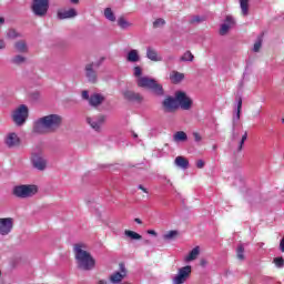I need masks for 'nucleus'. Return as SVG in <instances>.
Returning <instances> with one entry per match:
<instances>
[{"mask_svg": "<svg viewBox=\"0 0 284 284\" xmlns=\"http://www.w3.org/2000/svg\"><path fill=\"white\" fill-rule=\"evenodd\" d=\"M63 125V116L49 114L38 119L33 124L36 134H54Z\"/></svg>", "mask_w": 284, "mask_h": 284, "instance_id": "f257e3e1", "label": "nucleus"}, {"mask_svg": "<svg viewBox=\"0 0 284 284\" xmlns=\"http://www.w3.org/2000/svg\"><path fill=\"white\" fill-rule=\"evenodd\" d=\"M82 247L83 246L81 244L74 245V254L78 267L84 272H90V270H94L95 261L94 257H92V255Z\"/></svg>", "mask_w": 284, "mask_h": 284, "instance_id": "f03ea898", "label": "nucleus"}, {"mask_svg": "<svg viewBox=\"0 0 284 284\" xmlns=\"http://www.w3.org/2000/svg\"><path fill=\"white\" fill-rule=\"evenodd\" d=\"M136 85L138 88H146V90H152L156 97H163L165 94V91H163V85L150 77H142L136 79Z\"/></svg>", "mask_w": 284, "mask_h": 284, "instance_id": "7ed1b4c3", "label": "nucleus"}, {"mask_svg": "<svg viewBox=\"0 0 284 284\" xmlns=\"http://www.w3.org/2000/svg\"><path fill=\"white\" fill-rule=\"evenodd\" d=\"M37 192H39L37 185L21 184L13 187L12 194L18 199H30L31 196H34Z\"/></svg>", "mask_w": 284, "mask_h": 284, "instance_id": "20e7f679", "label": "nucleus"}, {"mask_svg": "<svg viewBox=\"0 0 284 284\" xmlns=\"http://www.w3.org/2000/svg\"><path fill=\"white\" fill-rule=\"evenodd\" d=\"M31 10L36 17H45L50 10V0H33Z\"/></svg>", "mask_w": 284, "mask_h": 284, "instance_id": "39448f33", "label": "nucleus"}, {"mask_svg": "<svg viewBox=\"0 0 284 284\" xmlns=\"http://www.w3.org/2000/svg\"><path fill=\"white\" fill-rule=\"evenodd\" d=\"M103 61H105V59L101 58L98 62L89 63L85 65L84 68L85 77L89 83H97V79H98L97 70L101 68Z\"/></svg>", "mask_w": 284, "mask_h": 284, "instance_id": "423d86ee", "label": "nucleus"}, {"mask_svg": "<svg viewBox=\"0 0 284 284\" xmlns=\"http://www.w3.org/2000/svg\"><path fill=\"white\" fill-rule=\"evenodd\" d=\"M243 109V98H237V106H236V113L233 115L232 120V141H236L239 139V133L236 132V126L239 125V122L241 121V110Z\"/></svg>", "mask_w": 284, "mask_h": 284, "instance_id": "0eeeda50", "label": "nucleus"}, {"mask_svg": "<svg viewBox=\"0 0 284 284\" xmlns=\"http://www.w3.org/2000/svg\"><path fill=\"white\" fill-rule=\"evenodd\" d=\"M13 122L16 125H23L28 120V106L26 104H21L13 111L12 114Z\"/></svg>", "mask_w": 284, "mask_h": 284, "instance_id": "6e6552de", "label": "nucleus"}, {"mask_svg": "<svg viewBox=\"0 0 284 284\" xmlns=\"http://www.w3.org/2000/svg\"><path fill=\"white\" fill-rule=\"evenodd\" d=\"M31 163L36 170H40V172H43L45 168H48V160L45 159V155H43L42 152H34L31 155Z\"/></svg>", "mask_w": 284, "mask_h": 284, "instance_id": "1a4fd4ad", "label": "nucleus"}, {"mask_svg": "<svg viewBox=\"0 0 284 284\" xmlns=\"http://www.w3.org/2000/svg\"><path fill=\"white\" fill-rule=\"evenodd\" d=\"M175 99L179 108L182 110H192V99L183 91L175 92Z\"/></svg>", "mask_w": 284, "mask_h": 284, "instance_id": "9d476101", "label": "nucleus"}, {"mask_svg": "<svg viewBox=\"0 0 284 284\" xmlns=\"http://www.w3.org/2000/svg\"><path fill=\"white\" fill-rule=\"evenodd\" d=\"M190 274H192V266L186 265L179 268L178 274L173 278V284H183L190 278Z\"/></svg>", "mask_w": 284, "mask_h": 284, "instance_id": "9b49d317", "label": "nucleus"}, {"mask_svg": "<svg viewBox=\"0 0 284 284\" xmlns=\"http://www.w3.org/2000/svg\"><path fill=\"white\" fill-rule=\"evenodd\" d=\"M87 123L95 132H101V128H103V123H105V115L100 114L93 118H87Z\"/></svg>", "mask_w": 284, "mask_h": 284, "instance_id": "f8f14e48", "label": "nucleus"}, {"mask_svg": "<svg viewBox=\"0 0 284 284\" xmlns=\"http://www.w3.org/2000/svg\"><path fill=\"white\" fill-rule=\"evenodd\" d=\"M14 222L11 217L0 219V235L8 236L12 232Z\"/></svg>", "mask_w": 284, "mask_h": 284, "instance_id": "ddd939ff", "label": "nucleus"}, {"mask_svg": "<svg viewBox=\"0 0 284 284\" xmlns=\"http://www.w3.org/2000/svg\"><path fill=\"white\" fill-rule=\"evenodd\" d=\"M162 108L164 112H174L179 110V103L176 102V97H166L162 102Z\"/></svg>", "mask_w": 284, "mask_h": 284, "instance_id": "4468645a", "label": "nucleus"}, {"mask_svg": "<svg viewBox=\"0 0 284 284\" xmlns=\"http://www.w3.org/2000/svg\"><path fill=\"white\" fill-rule=\"evenodd\" d=\"M4 144L7 148H19L21 145V138L14 132H10L4 138Z\"/></svg>", "mask_w": 284, "mask_h": 284, "instance_id": "2eb2a0df", "label": "nucleus"}, {"mask_svg": "<svg viewBox=\"0 0 284 284\" xmlns=\"http://www.w3.org/2000/svg\"><path fill=\"white\" fill-rule=\"evenodd\" d=\"M124 276H128V270H125V264H120V272H115L110 276L111 283H121L124 278Z\"/></svg>", "mask_w": 284, "mask_h": 284, "instance_id": "dca6fc26", "label": "nucleus"}, {"mask_svg": "<svg viewBox=\"0 0 284 284\" xmlns=\"http://www.w3.org/2000/svg\"><path fill=\"white\" fill-rule=\"evenodd\" d=\"M122 94L126 101H135L136 103H141V101H143V95L134 91L126 90V91H123Z\"/></svg>", "mask_w": 284, "mask_h": 284, "instance_id": "f3484780", "label": "nucleus"}, {"mask_svg": "<svg viewBox=\"0 0 284 284\" xmlns=\"http://www.w3.org/2000/svg\"><path fill=\"white\" fill-rule=\"evenodd\" d=\"M234 26V18L232 16H227L225 19V23L221 26L220 34L221 37H225L227 32H230V28Z\"/></svg>", "mask_w": 284, "mask_h": 284, "instance_id": "a211bd4d", "label": "nucleus"}, {"mask_svg": "<svg viewBox=\"0 0 284 284\" xmlns=\"http://www.w3.org/2000/svg\"><path fill=\"white\" fill-rule=\"evenodd\" d=\"M103 101H105V97H103V94L93 93L90 95L89 105H91L92 108H99V105H101Z\"/></svg>", "mask_w": 284, "mask_h": 284, "instance_id": "6ab92c4d", "label": "nucleus"}, {"mask_svg": "<svg viewBox=\"0 0 284 284\" xmlns=\"http://www.w3.org/2000/svg\"><path fill=\"white\" fill-rule=\"evenodd\" d=\"M126 61L129 63H139L141 61V55L139 54V50L132 49L126 54Z\"/></svg>", "mask_w": 284, "mask_h": 284, "instance_id": "aec40b11", "label": "nucleus"}, {"mask_svg": "<svg viewBox=\"0 0 284 284\" xmlns=\"http://www.w3.org/2000/svg\"><path fill=\"white\" fill-rule=\"evenodd\" d=\"M146 58L154 62L163 61V58H161L159 52H156V50L152 47L146 48Z\"/></svg>", "mask_w": 284, "mask_h": 284, "instance_id": "412c9836", "label": "nucleus"}, {"mask_svg": "<svg viewBox=\"0 0 284 284\" xmlns=\"http://www.w3.org/2000/svg\"><path fill=\"white\" fill-rule=\"evenodd\" d=\"M79 14L74 9H69L64 11H59L58 12V19L63 20V19H74Z\"/></svg>", "mask_w": 284, "mask_h": 284, "instance_id": "4be33fe9", "label": "nucleus"}, {"mask_svg": "<svg viewBox=\"0 0 284 284\" xmlns=\"http://www.w3.org/2000/svg\"><path fill=\"white\" fill-rule=\"evenodd\" d=\"M13 48L16 52H20V54L28 53V42H26V40H19L14 42Z\"/></svg>", "mask_w": 284, "mask_h": 284, "instance_id": "5701e85b", "label": "nucleus"}, {"mask_svg": "<svg viewBox=\"0 0 284 284\" xmlns=\"http://www.w3.org/2000/svg\"><path fill=\"white\" fill-rule=\"evenodd\" d=\"M175 165L182 170H187L190 168V161L180 155L175 158Z\"/></svg>", "mask_w": 284, "mask_h": 284, "instance_id": "b1692460", "label": "nucleus"}, {"mask_svg": "<svg viewBox=\"0 0 284 284\" xmlns=\"http://www.w3.org/2000/svg\"><path fill=\"white\" fill-rule=\"evenodd\" d=\"M201 254V248L199 246H195L189 255L185 257L186 263H190L191 261H196L199 258V255Z\"/></svg>", "mask_w": 284, "mask_h": 284, "instance_id": "393cba45", "label": "nucleus"}, {"mask_svg": "<svg viewBox=\"0 0 284 284\" xmlns=\"http://www.w3.org/2000/svg\"><path fill=\"white\" fill-rule=\"evenodd\" d=\"M173 141H175V143L187 141V133L183 131L175 132L173 135Z\"/></svg>", "mask_w": 284, "mask_h": 284, "instance_id": "a878e982", "label": "nucleus"}, {"mask_svg": "<svg viewBox=\"0 0 284 284\" xmlns=\"http://www.w3.org/2000/svg\"><path fill=\"white\" fill-rule=\"evenodd\" d=\"M170 79L172 83H181L183 79H185V75L179 71H173L170 75Z\"/></svg>", "mask_w": 284, "mask_h": 284, "instance_id": "bb28decb", "label": "nucleus"}, {"mask_svg": "<svg viewBox=\"0 0 284 284\" xmlns=\"http://www.w3.org/2000/svg\"><path fill=\"white\" fill-rule=\"evenodd\" d=\"M240 6L243 17H247L250 14V0H240Z\"/></svg>", "mask_w": 284, "mask_h": 284, "instance_id": "cd10ccee", "label": "nucleus"}, {"mask_svg": "<svg viewBox=\"0 0 284 284\" xmlns=\"http://www.w3.org/2000/svg\"><path fill=\"white\" fill-rule=\"evenodd\" d=\"M125 236H128L129 239H131L132 241H141V239H143L141 236V234L134 232V231H130V230H125L124 231Z\"/></svg>", "mask_w": 284, "mask_h": 284, "instance_id": "c85d7f7f", "label": "nucleus"}, {"mask_svg": "<svg viewBox=\"0 0 284 284\" xmlns=\"http://www.w3.org/2000/svg\"><path fill=\"white\" fill-rule=\"evenodd\" d=\"M118 26L122 30H126V28H131L132 23H130L128 20H125V18L121 17L118 19Z\"/></svg>", "mask_w": 284, "mask_h": 284, "instance_id": "c756f323", "label": "nucleus"}, {"mask_svg": "<svg viewBox=\"0 0 284 284\" xmlns=\"http://www.w3.org/2000/svg\"><path fill=\"white\" fill-rule=\"evenodd\" d=\"M11 63H13V65H21L22 63H26V57L21 54L14 55L11 59Z\"/></svg>", "mask_w": 284, "mask_h": 284, "instance_id": "7c9ffc66", "label": "nucleus"}, {"mask_svg": "<svg viewBox=\"0 0 284 284\" xmlns=\"http://www.w3.org/2000/svg\"><path fill=\"white\" fill-rule=\"evenodd\" d=\"M104 17L105 19H108V21H112V22L116 21V17L114 16V12L112 11L111 8H106L104 10Z\"/></svg>", "mask_w": 284, "mask_h": 284, "instance_id": "2f4dec72", "label": "nucleus"}, {"mask_svg": "<svg viewBox=\"0 0 284 284\" xmlns=\"http://www.w3.org/2000/svg\"><path fill=\"white\" fill-rule=\"evenodd\" d=\"M179 236V231H169L163 235L164 241H174Z\"/></svg>", "mask_w": 284, "mask_h": 284, "instance_id": "473e14b6", "label": "nucleus"}, {"mask_svg": "<svg viewBox=\"0 0 284 284\" xmlns=\"http://www.w3.org/2000/svg\"><path fill=\"white\" fill-rule=\"evenodd\" d=\"M245 247L243 246V244H240L237 246V250H236V254H237V258L240 261H245Z\"/></svg>", "mask_w": 284, "mask_h": 284, "instance_id": "72a5a7b5", "label": "nucleus"}, {"mask_svg": "<svg viewBox=\"0 0 284 284\" xmlns=\"http://www.w3.org/2000/svg\"><path fill=\"white\" fill-rule=\"evenodd\" d=\"M180 61H194V54L191 51H186L181 58Z\"/></svg>", "mask_w": 284, "mask_h": 284, "instance_id": "f704fd0d", "label": "nucleus"}, {"mask_svg": "<svg viewBox=\"0 0 284 284\" xmlns=\"http://www.w3.org/2000/svg\"><path fill=\"white\" fill-rule=\"evenodd\" d=\"M8 39H19L21 33L17 32L14 29H10L7 33Z\"/></svg>", "mask_w": 284, "mask_h": 284, "instance_id": "c9c22d12", "label": "nucleus"}, {"mask_svg": "<svg viewBox=\"0 0 284 284\" xmlns=\"http://www.w3.org/2000/svg\"><path fill=\"white\" fill-rule=\"evenodd\" d=\"M262 45H263V39L261 37H258L254 43L253 51L260 52Z\"/></svg>", "mask_w": 284, "mask_h": 284, "instance_id": "e433bc0d", "label": "nucleus"}, {"mask_svg": "<svg viewBox=\"0 0 284 284\" xmlns=\"http://www.w3.org/2000/svg\"><path fill=\"white\" fill-rule=\"evenodd\" d=\"M142 74H143V69L141 67H134L133 68V75L136 78V79H141L142 78Z\"/></svg>", "mask_w": 284, "mask_h": 284, "instance_id": "4c0bfd02", "label": "nucleus"}, {"mask_svg": "<svg viewBox=\"0 0 284 284\" xmlns=\"http://www.w3.org/2000/svg\"><path fill=\"white\" fill-rule=\"evenodd\" d=\"M163 26H165V19L162 18H158L154 22H153V28H163Z\"/></svg>", "mask_w": 284, "mask_h": 284, "instance_id": "58836bf2", "label": "nucleus"}, {"mask_svg": "<svg viewBox=\"0 0 284 284\" xmlns=\"http://www.w3.org/2000/svg\"><path fill=\"white\" fill-rule=\"evenodd\" d=\"M245 141H247V131L244 132V134L242 135V139L240 141V144H239V152H241V150H243V145H245Z\"/></svg>", "mask_w": 284, "mask_h": 284, "instance_id": "ea45409f", "label": "nucleus"}, {"mask_svg": "<svg viewBox=\"0 0 284 284\" xmlns=\"http://www.w3.org/2000/svg\"><path fill=\"white\" fill-rule=\"evenodd\" d=\"M273 263H275L276 267H284V258L283 257H275L273 260Z\"/></svg>", "mask_w": 284, "mask_h": 284, "instance_id": "a19ab883", "label": "nucleus"}, {"mask_svg": "<svg viewBox=\"0 0 284 284\" xmlns=\"http://www.w3.org/2000/svg\"><path fill=\"white\" fill-rule=\"evenodd\" d=\"M201 22H203V19L200 18L199 16H193V17L189 20V23H191V24H193V26H194V23H201Z\"/></svg>", "mask_w": 284, "mask_h": 284, "instance_id": "79ce46f5", "label": "nucleus"}, {"mask_svg": "<svg viewBox=\"0 0 284 284\" xmlns=\"http://www.w3.org/2000/svg\"><path fill=\"white\" fill-rule=\"evenodd\" d=\"M30 98L32 101H39V99H41V93L39 92H33L30 94Z\"/></svg>", "mask_w": 284, "mask_h": 284, "instance_id": "37998d69", "label": "nucleus"}, {"mask_svg": "<svg viewBox=\"0 0 284 284\" xmlns=\"http://www.w3.org/2000/svg\"><path fill=\"white\" fill-rule=\"evenodd\" d=\"M196 168H199V170H203V168H205V162L203 160H199L196 162Z\"/></svg>", "mask_w": 284, "mask_h": 284, "instance_id": "c03bdc74", "label": "nucleus"}, {"mask_svg": "<svg viewBox=\"0 0 284 284\" xmlns=\"http://www.w3.org/2000/svg\"><path fill=\"white\" fill-rule=\"evenodd\" d=\"M82 99L90 101V93L88 91H82Z\"/></svg>", "mask_w": 284, "mask_h": 284, "instance_id": "a18cd8bd", "label": "nucleus"}, {"mask_svg": "<svg viewBox=\"0 0 284 284\" xmlns=\"http://www.w3.org/2000/svg\"><path fill=\"white\" fill-rule=\"evenodd\" d=\"M193 136H194V141H196V143L202 141L201 134H199L197 132H194Z\"/></svg>", "mask_w": 284, "mask_h": 284, "instance_id": "49530a36", "label": "nucleus"}, {"mask_svg": "<svg viewBox=\"0 0 284 284\" xmlns=\"http://www.w3.org/2000/svg\"><path fill=\"white\" fill-rule=\"evenodd\" d=\"M0 50H6V41L3 39H0Z\"/></svg>", "mask_w": 284, "mask_h": 284, "instance_id": "de8ad7c7", "label": "nucleus"}, {"mask_svg": "<svg viewBox=\"0 0 284 284\" xmlns=\"http://www.w3.org/2000/svg\"><path fill=\"white\" fill-rule=\"evenodd\" d=\"M280 250L281 252H284V237L280 242Z\"/></svg>", "mask_w": 284, "mask_h": 284, "instance_id": "09e8293b", "label": "nucleus"}, {"mask_svg": "<svg viewBox=\"0 0 284 284\" xmlns=\"http://www.w3.org/2000/svg\"><path fill=\"white\" fill-rule=\"evenodd\" d=\"M139 190H142L145 194H148V189H145L142 184L138 186Z\"/></svg>", "mask_w": 284, "mask_h": 284, "instance_id": "8fccbe9b", "label": "nucleus"}, {"mask_svg": "<svg viewBox=\"0 0 284 284\" xmlns=\"http://www.w3.org/2000/svg\"><path fill=\"white\" fill-rule=\"evenodd\" d=\"M134 222L138 223L139 225H142V224H143V221H141V219H139V217H135V219H134Z\"/></svg>", "mask_w": 284, "mask_h": 284, "instance_id": "3c124183", "label": "nucleus"}, {"mask_svg": "<svg viewBox=\"0 0 284 284\" xmlns=\"http://www.w3.org/2000/svg\"><path fill=\"white\" fill-rule=\"evenodd\" d=\"M148 234H151L152 236H156V231H154V230H149V231H148Z\"/></svg>", "mask_w": 284, "mask_h": 284, "instance_id": "603ef678", "label": "nucleus"}, {"mask_svg": "<svg viewBox=\"0 0 284 284\" xmlns=\"http://www.w3.org/2000/svg\"><path fill=\"white\" fill-rule=\"evenodd\" d=\"M166 61H174V55H169L168 58H166Z\"/></svg>", "mask_w": 284, "mask_h": 284, "instance_id": "864d4df0", "label": "nucleus"}, {"mask_svg": "<svg viewBox=\"0 0 284 284\" xmlns=\"http://www.w3.org/2000/svg\"><path fill=\"white\" fill-rule=\"evenodd\" d=\"M201 265H202V267H205V265H207V262L205 260H202Z\"/></svg>", "mask_w": 284, "mask_h": 284, "instance_id": "5fc2aeb1", "label": "nucleus"}, {"mask_svg": "<svg viewBox=\"0 0 284 284\" xmlns=\"http://www.w3.org/2000/svg\"><path fill=\"white\" fill-rule=\"evenodd\" d=\"M98 284H108V281H105V280H100V281L98 282Z\"/></svg>", "mask_w": 284, "mask_h": 284, "instance_id": "6e6d98bb", "label": "nucleus"}, {"mask_svg": "<svg viewBox=\"0 0 284 284\" xmlns=\"http://www.w3.org/2000/svg\"><path fill=\"white\" fill-rule=\"evenodd\" d=\"M71 3H79V0H69Z\"/></svg>", "mask_w": 284, "mask_h": 284, "instance_id": "4d7b16f0", "label": "nucleus"}, {"mask_svg": "<svg viewBox=\"0 0 284 284\" xmlns=\"http://www.w3.org/2000/svg\"><path fill=\"white\" fill-rule=\"evenodd\" d=\"M133 136H134V139H136V136H139V135H136V134H133Z\"/></svg>", "mask_w": 284, "mask_h": 284, "instance_id": "13d9d810", "label": "nucleus"}, {"mask_svg": "<svg viewBox=\"0 0 284 284\" xmlns=\"http://www.w3.org/2000/svg\"><path fill=\"white\" fill-rule=\"evenodd\" d=\"M213 150H216V145L213 146Z\"/></svg>", "mask_w": 284, "mask_h": 284, "instance_id": "bf43d9fd", "label": "nucleus"}, {"mask_svg": "<svg viewBox=\"0 0 284 284\" xmlns=\"http://www.w3.org/2000/svg\"><path fill=\"white\" fill-rule=\"evenodd\" d=\"M282 123H284V118L282 119Z\"/></svg>", "mask_w": 284, "mask_h": 284, "instance_id": "052dcab7", "label": "nucleus"}]
</instances>
